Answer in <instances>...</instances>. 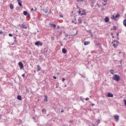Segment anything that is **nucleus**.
<instances>
[{
  "instance_id": "obj_1",
  "label": "nucleus",
  "mask_w": 126,
  "mask_h": 126,
  "mask_svg": "<svg viewBox=\"0 0 126 126\" xmlns=\"http://www.w3.org/2000/svg\"><path fill=\"white\" fill-rule=\"evenodd\" d=\"M113 80H115V81H117V82H119L120 80H121V78H120V76L118 74H115L113 77Z\"/></svg>"
},
{
  "instance_id": "obj_2",
  "label": "nucleus",
  "mask_w": 126,
  "mask_h": 126,
  "mask_svg": "<svg viewBox=\"0 0 126 126\" xmlns=\"http://www.w3.org/2000/svg\"><path fill=\"white\" fill-rule=\"evenodd\" d=\"M112 44L114 47L117 48H118V45L120 44L119 41L118 40H114L113 42H112Z\"/></svg>"
},
{
  "instance_id": "obj_3",
  "label": "nucleus",
  "mask_w": 126,
  "mask_h": 126,
  "mask_svg": "<svg viewBox=\"0 0 126 126\" xmlns=\"http://www.w3.org/2000/svg\"><path fill=\"white\" fill-rule=\"evenodd\" d=\"M35 46H42L43 45V43L40 41H37V42H35Z\"/></svg>"
},
{
  "instance_id": "obj_4",
  "label": "nucleus",
  "mask_w": 126,
  "mask_h": 126,
  "mask_svg": "<svg viewBox=\"0 0 126 126\" xmlns=\"http://www.w3.org/2000/svg\"><path fill=\"white\" fill-rule=\"evenodd\" d=\"M119 118H120V116H119V115H114V120H116V122L117 123H118V122H119Z\"/></svg>"
},
{
  "instance_id": "obj_5",
  "label": "nucleus",
  "mask_w": 126,
  "mask_h": 126,
  "mask_svg": "<svg viewBox=\"0 0 126 126\" xmlns=\"http://www.w3.org/2000/svg\"><path fill=\"white\" fill-rule=\"evenodd\" d=\"M18 64L21 69H23V68H24V66H23V63H22V62H19Z\"/></svg>"
},
{
  "instance_id": "obj_6",
  "label": "nucleus",
  "mask_w": 126,
  "mask_h": 126,
  "mask_svg": "<svg viewBox=\"0 0 126 126\" xmlns=\"http://www.w3.org/2000/svg\"><path fill=\"white\" fill-rule=\"evenodd\" d=\"M50 25L52 28H54V29L56 28V27H57L56 24H53L51 23H50Z\"/></svg>"
},
{
  "instance_id": "obj_7",
  "label": "nucleus",
  "mask_w": 126,
  "mask_h": 126,
  "mask_svg": "<svg viewBox=\"0 0 126 126\" xmlns=\"http://www.w3.org/2000/svg\"><path fill=\"white\" fill-rule=\"evenodd\" d=\"M18 4L20 6H22V1L20 0H17Z\"/></svg>"
},
{
  "instance_id": "obj_8",
  "label": "nucleus",
  "mask_w": 126,
  "mask_h": 126,
  "mask_svg": "<svg viewBox=\"0 0 126 126\" xmlns=\"http://www.w3.org/2000/svg\"><path fill=\"white\" fill-rule=\"evenodd\" d=\"M21 28H23V29H27V27L24 24H22L21 26Z\"/></svg>"
},
{
  "instance_id": "obj_9",
  "label": "nucleus",
  "mask_w": 126,
  "mask_h": 126,
  "mask_svg": "<svg viewBox=\"0 0 126 126\" xmlns=\"http://www.w3.org/2000/svg\"><path fill=\"white\" fill-rule=\"evenodd\" d=\"M107 96L108 97H114V94H113L111 93H108Z\"/></svg>"
},
{
  "instance_id": "obj_10",
  "label": "nucleus",
  "mask_w": 126,
  "mask_h": 126,
  "mask_svg": "<svg viewBox=\"0 0 126 126\" xmlns=\"http://www.w3.org/2000/svg\"><path fill=\"white\" fill-rule=\"evenodd\" d=\"M111 19H113V20L117 21V19H116V17L114 15H112L111 16Z\"/></svg>"
},
{
  "instance_id": "obj_11",
  "label": "nucleus",
  "mask_w": 126,
  "mask_h": 126,
  "mask_svg": "<svg viewBox=\"0 0 126 126\" xmlns=\"http://www.w3.org/2000/svg\"><path fill=\"white\" fill-rule=\"evenodd\" d=\"M41 70V67H40V65H37V71H40Z\"/></svg>"
},
{
  "instance_id": "obj_12",
  "label": "nucleus",
  "mask_w": 126,
  "mask_h": 126,
  "mask_svg": "<svg viewBox=\"0 0 126 126\" xmlns=\"http://www.w3.org/2000/svg\"><path fill=\"white\" fill-rule=\"evenodd\" d=\"M45 98L44 99V102H48V96L45 95Z\"/></svg>"
},
{
  "instance_id": "obj_13",
  "label": "nucleus",
  "mask_w": 126,
  "mask_h": 126,
  "mask_svg": "<svg viewBox=\"0 0 126 126\" xmlns=\"http://www.w3.org/2000/svg\"><path fill=\"white\" fill-rule=\"evenodd\" d=\"M105 22H109V18L108 17H106L104 19Z\"/></svg>"
},
{
  "instance_id": "obj_14",
  "label": "nucleus",
  "mask_w": 126,
  "mask_h": 126,
  "mask_svg": "<svg viewBox=\"0 0 126 126\" xmlns=\"http://www.w3.org/2000/svg\"><path fill=\"white\" fill-rule=\"evenodd\" d=\"M84 44L85 46L89 45V44H90V41H85Z\"/></svg>"
},
{
  "instance_id": "obj_15",
  "label": "nucleus",
  "mask_w": 126,
  "mask_h": 126,
  "mask_svg": "<svg viewBox=\"0 0 126 126\" xmlns=\"http://www.w3.org/2000/svg\"><path fill=\"white\" fill-rule=\"evenodd\" d=\"M81 15H86V12H85V10H84L81 13Z\"/></svg>"
},
{
  "instance_id": "obj_16",
  "label": "nucleus",
  "mask_w": 126,
  "mask_h": 126,
  "mask_svg": "<svg viewBox=\"0 0 126 126\" xmlns=\"http://www.w3.org/2000/svg\"><path fill=\"white\" fill-rule=\"evenodd\" d=\"M17 99L18 100H20V101H21V100H22V97H21V95H18Z\"/></svg>"
},
{
  "instance_id": "obj_17",
  "label": "nucleus",
  "mask_w": 126,
  "mask_h": 126,
  "mask_svg": "<svg viewBox=\"0 0 126 126\" xmlns=\"http://www.w3.org/2000/svg\"><path fill=\"white\" fill-rule=\"evenodd\" d=\"M62 52L63 54H65L66 53V50L65 48H63Z\"/></svg>"
},
{
  "instance_id": "obj_18",
  "label": "nucleus",
  "mask_w": 126,
  "mask_h": 126,
  "mask_svg": "<svg viewBox=\"0 0 126 126\" xmlns=\"http://www.w3.org/2000/svg\"><path fill=\"white\" fill-rule=\"evenodd\" d=\"M10 9H13L14 8L13 5H12L11 3L10 4Z\"/></svg>"
},
{
  "instance_id": "obj_19",
  "label": "nucleus",
  "mask_w": 126,
  "mask_h": 126,
  "mask_svg": "<svg viewBox=\"0 0 126 126\" xmlns=\"http://www.w3.org/2000/svg\"><path fill=\"white\" fill-rule=\"evenodd\" d=\"M123 25L126 27V19L123 21Z\"/></svg>"
},
{
  "instance_id": "obj_20",
  "label": "nucleus",
  "mask_w": 126,
  "mask_h": 126,
  "mask_svg": "<svg viewBox=\"0 0 126 126\" xmlns=\"http://www.w3.org/2000/svg\"><path fill=\"white\" fill-rule=\"evenodd\" d=\"M23 14L24 15H27L28 14V13L27 12V11H24V12H23Z\"/></svg>"
},
{
  "instance_id": "obj_21",
  "label": "nucleus",
  "mask_w": 126,
  "mask_h": 126,
  "mask_svg": "<svg viewBox=\"0 0 126 126\" xmlns=\"http://www.w3.org/2000/svg\"><path fill=\"white\" fill-rule=\"evenodd\" d=\"M110 72L111 74H114V69H111L110 70Z\"/></svg>"
},
{
  "instance_id": "obj_22",
  "label": "nucleus",
  "mask_w": 126,
  "mask_h": 126,
  "mask_svg": "<svg viewBox=\"0 0 126 126\" xmlns=\"http://www.w3.org/2000/svg\"><path fill=\"white\" fill-rule=\"evenodd\" d=\"M42 112L43 114H46V109H42Z\"/></svg>"
},
{
  "instance_id": "obj_23",
  "label": "nucleus",
  "mask_w": 126,
  "mask_h": 126,
  "mask_svg": "<svg viewBox=\"0 0 126 126\" xmlns=\"http://www.w3.org/2000/svg\"><path fill=\"white\" fill-rule=\"evenodd\" d=\"M120 16V14L118 13L116 16H115V18H118Z\"/></svg>"
},
{
  "instance_id": "obj_24",
  "label": "nucleus",
  "mask_w": 126,
  "mask_h": 126,
  "mask_svg": "<svg viewBox=\"0 0 126 126\" xmlns=\"http://www.w3.org/2000/svg\"><path fill=\"white\" fill-rule=\"evenodd\" d=\"M96 123H97V126H98V125H99L100 124V120H97L96 121Z\"/></svg>"
},
{
  "instance_id": "obj_25",
  "label": "nucleus",
  "mask_w": 126,
  "mask_h": 126,
  "mask_svg": "<svg viewBox=\"0 0 126 126\" xmlns=\"http://www.w3.org/2000/svg\"><path fill=\"white\" fill-rule=\"evenodd\" d=\"M77 1H80V2H81V1H84V0H77Z\"/></svg>"
},
{
  "instance_id": "obj_26",
  "label": "nucleus",
  "mask_w": 126,
  "mask_h": 126,
  "mask_svg": "<svg viewBox=\"0 0 126 126\" xmlns=\"http://www.w3.org/2000/svg\"><path fill=\"white\" fill-rule=\"evenodd\" d=\"M51 40H52V41H54L55 40V37H51Z\"/></svg>"
},
{
  "instance_id": "obj_27",
  "label": "nucleus",
  "mask_w": 126,
  "mask_h": 126,
  "mask_svg": "<svg viewBox=\"0 0 126 126\" xmlns=\"http://www.w3.org/2000/svg\"><path fill=\"white\" fill-rule=\"evenodd\" d=\"M86 101H89V98L87 97L85 98Z\"/></svg>"
},
{
  "instance_id": "obj_28",
  "label": "nucleus",
  "mask_w": 126,
  "mask_h": 126,
  "mask_svg": "<svg viewBox=\"0 0 126 126\" xmlns=\"http://www.w3.org/2000/svg\"><path fill=\"white\" fill-rule=\"evenodd\" d=\"M8 35L9 36V37H12V34L11 33H9Z\"/></svg>"
},
{
  "instance_id": "obj_29",
  "label": "nucleus",
  "mask_w": 126,
  "mask_h": 126,
  "mask_svg": "<svg viewBox=\"0 0 126 126\" xmlns=\"http://www.w3.org/2000/svg\"><path fill=\"white\" fill-rule=\"evenodd\" d=\"M124 104H125V105L126 106V99L124 100Z\"/></svg>"
},
{
  "instance_id": "obj_30",
  "label": "nucleus",
  "mask_w": 126,
  "mask_h": 126,
  "mask_svg": "<svg viewBox=\"0 0 126 126\" xmlns=\"http://www.w3.org/2000/svg\"><path fill=\"white\" fill-rule=\"evenodd\" d=\"M96 4H97L98 7H101V5H100L99 4L97 3Z\"/></svg>"
},
{
  "instance_id": "obj_31",
  "label": "nucleus",
  "mask_w": 126,
  "mask_h": 126,
  "mask_svg": "<svg viewBox=\"0 0 126 126\" xmlns=\"http://www.w3.org/2000/svg\"><path fill=\"white\" fill-rule=\"evenodd\" d=\"M44 13H47L48 12L47 10H44Z\"/></svg>"
},
{
  "instance_id": "obj_32",
  "label": "nucleus",
  "mask_w": 126,
  "mask_h": 126,
  "mask_svg": "<svg viewBox=\"0 0 126 126\" xmlns=\"http://www.w3.org/2000/svg\"><path fill=\"white\" fill-rule=\"evenodd\" d=\"M116 29H117V27H114L113 30H116Z\"/></svg>"
},
{
  "instance_id": "obj_33",
  "label": "nucleus",
  "mask_w": 126,
  "mask_h": 126,
  "mask_svg": "<svg viewBox=\"0 0 126 126\" xmlns=\"http://www.w3.org/2000/svg\"><path fill=\"white\" fill-rule=\"evenodd\" d=\"M64 80H65V79L64 78H63L62 79V81H64Z\"/></svg>"
},
{
  "instance_id": "obj_34",
  "label": "nucleus",
  "mask_w": 126,
  "mask_h": 126,
  "mask_svg": "<svg viewBox=\"0 0 126 126\" xmlns=\"http://www.w3.org/2000/svg\"><path fill=\"white\" fill-rule=\"evenodd\" d=\"M53 78H54V79H57V77L54 76V77H53Z\"/></svg>"
},
{
  "instance_id": "obj_35",
  "label": "nucleus",
  "mask_w": 126,
  "mask_h": 126,
  "mask_svg": "<svg viewBox=\"0 0 126 126\" xmlns=\"http://www.w3.org/2000/svg\"><path fill=\"white\" fill-rule=\"evenodd\" d=\"M65 37H68V34H65Z\"/></svg>"
},
{
  "instance_id": "obj_36",
  "label": "nucleus",
  "mask_w": 126,
  "mask_h": 126,
  "mask_svg": "<svg viewBox=\"0 0 126 126\" xmlns=\"http://www.w3.org/2000/svg\"><path fill=\"white\" fill-rule=\"evenodd\" d=\"M103 0L104 2H107V0Z\"/></svg>"
},
{
  "instance_id": "obj_37",
  "label": "nucleus",
  "mask_w": 126,
  "mask_h": 126,
  "mask_svg": "<svg viewBox=\"0 0 126 126\" xmlns=\"http://www.w3.org/2000/svg\"><path fill=\"white\" fill-rule=\"evenodd\" d=\"M25 75V74H23L22 75V76L23 77H24Z\"/></svg>"
},
{
  "instance_id": "obj_38",
  "label": "nucleus",
  "mask_w": 126,
  "mask_h": 126,
  "mask_svg": "<svg viewBox=\"0 0 126 126\" xmlns=\"http://www.w3.org/2000/svg\"><path fill=\"white\" fill-rule=\"evenodd\" d=\"M95 105V104H94V103H92V106L93 107V106H94Z\"/></svg>"
},
{
  "instance_id": "obj_39",
  "label": "nucleus",
  "mask_w": 126,
  "mask_h": 126,
  "mask_svg": "<svg viewBox=\"0 0 126 126\" xmlns=\"http://www.w3.org/2000/svg\"><path fill=\"white\" fill-rule=\"evenodd\" d=\"M57 29H60V26H57Z\"/></svg>"
},
{
  "instance_id": "obj_40",
  "label": "nucleus",
  "mask_w": 126,
  "mask_h": 126,
  "mask_svg": "<svg viewBox=\"0 0 126 126\" xmlns=\"http://www.w3.org/2000/svg\"><path fill=\"white\" fill-rule=\"evenodd\" d=\"M60 43H61V46H63V43H62V42L60 41Z\"/></svg>"
},
{
  "instance_id": "obj_41",
  "label": "nucleus",
  "mask_w": 126,
  "mask_h": 126,
  "mask_svg": "<svg viewBox=\"0 0 126 126\" xmlns=\"http://www.w3.org/2000/svg\"><path fill=\"white\" fill-rule=\"evenodd\" d=\"M34 11H37V8H35Z\"/></svg>"
},
{
  "instance_id": "obj_42",
  "label": "nucleus",
  "mask_w": 126,
  "mask_h": 126,
  "mask_svg": "<svg viewBox=\"0 0 126 126\" xmlns=\"http://www.w3.org/2000/svg\"><path fill=\"white\" fill-rule=\"evenodd\" d=\"M78 13H79V14H80V13H81V12L80 11H79L78 12Z\"/></svg>"
},
{
  "instance_id": "obj_43",
  "label": "nucleus",
  "mask_w": 126,
  "mask_h": 126,
  "mask_svg": "<svg viewBox=\"0 0 126 126\" xmlns=\"http://www.w3.org/2000/svg\"><path fill=\"white\" fill-rule=\"evenodd\" d=\"M2 34V31L0 32V34Z\"/></svg>"
},
{
  "instance_id": "obj_44",
  "label": "nucleus",
  "mask_w": 126,
  "mask_h": 126,
  "mask_svg": "<svg viewBox=\"0 0 126 126\" xmlns=\"http://www.w3.org/2000/svg\"><path fill=\"white\" fill-rule=\"evenodd\" d=\"M14 39H15V40H16V36H14Z\"/></svg>"
},
{
  "instance_id": "obj_45",
  "label": "nucleus",
  "mask_w": 126,
  "mask_h": 126,
  "mask_svg": "<svg viewBox=\"0 0 126 126\" xmlns=\"http://www.w3.org/2000/svg\"><path fill=\"white\" fill-rule=\"evenodd\" d=\"M69 123H73V121H69Z\"/></svg>"
},
{
  "instance_id": "obj_46",
  "label": "nucleus",
  "mask_w": 126,
  "mask_h": 126,
  "mask_svg": "<svg viewBox=\"0 0 126 126\" xmlns=\"http://www.w3.org/2000/svg\"><path fill=\"white\" fill-rule=\"evenodd\" d=\"M28 16H30V14H28Z\"/></svg>"
},
{
  "instance_id": "obj_47",
  "label": "nucleus",
  "mask_w": 126,
  "mask_h": 126,
  "mask_svg": "<svg viewBox=\"0 0 126 126\" xmlns=\"http://www.w3.org/2000/svg\"><path fill=\"white\" fill-rule=\"evenodd\" d=\"M61 113H63V110H62Z\"/></svg>"
},
{
  "instance_id": "obj_48",
  "label": "nucleus",
  "mask_w": 126,
  "mask_h": 126,
  "mask_svg": "<svg viewBox=\"0 0 126 126\" xmlns=\"http://www.w3.org/2000/svg\"><path fill=\"white\" fill-rule=\"evenodd\" d=\"M31 10H32V11L34 10V9L32 8V9H31Z\"/></svg>"
},
{
  "instance_id": "obj_49",
  "label": "nucleus",
  "mask_w": 126,
  "mask_h": 126,
  "mask_svg": "<svg viewBox=\"0 0 126 126\" xmlns=\"http://www.w3.org/2000/svg\"><path fill=\"white\" fill-rule=\"evenodd\" d=\"M107 4L105 3V4H104L103 5L105 6V5H106Z\"/></svg>"
},
{
  "instance_id": "obj_50",
  "label": "nucleus",
  "mask_w": 126,
  "mask_h": 126,
  "mask_svg": "<svg viewBox=\"0 0 126 126\" xmlns=\"http://www.w3.org/2000/svg\"><path fill=\"white\" fill-rule=\"evenodd\" d=\"M60 17H63L62 15H60Z\"/></svg>"
},
{
  "instance_id": "obj_51",
  "label": "nucleus",
  "mask_w": 126,
  "mask_h": 126,
  "mask_svg": "<svg viewBox=\"0 0 126 126\" xmlns=\"http://www.w3.org/2000/svg\"><path fill=\"white\" fill-rule=\"evenodd\" d=\"M117 36H119V33H117Z\"/></svg>"
},
{
  "instance_id": "obj_52",
  "label": "nucleus",
  "mask_w": 126,
  "mask_h": 126,
  "mask_svg": "<svg viewBox=\"0 0 126 126\" xmlns=\"http://www.w3.org/2000/svg\"><path fill=\"white\" fill-rule=\"evenodd\" d=\"M79 23H82V22H81V21H80V22H79Z\"/></svg>"
},
{
  "instance_id": "obj_53",
  "label": "nucleus",
  "mask_w": 126,
  "mask_h": 126,
  "mask_svg": "<svg viewBox=\"0 0 126 126\" xmlns=\"http://www.w3.org/2000/svg\"><path fill=\"white\" fill-rule=\"evenodd\" d=\"M122 54H123L124 55H125V52L122 53Z\"/></svg>"
},
{
  "instance_id": "obj_54",
  "label": "nucleus",
  "mask_w": 126,
  "mask_h": 126,
  "mask_svg": "<svg viewBox=\"0 0 126 126\" xmlns=\"http://www.w3.org/2000/svg\"><path fill=\"white\" fill-rule=\"evenodd\" d=\"M119 54H121V52H119Z\"/></svg>"
},
{
  "instance_id": "obj_55",
  "label": "nucleus",
  "mask_w": 126,
  "mask_h": 126,
  "mask_svg": "<svg viewBox=\"0 0 126 126\" xmlns=\"http://www.w3.org/2000/svg\"><path fill=\"white\" fill-rule=\"evenodd\" d=\"M64 87H66V85H65V86H64Z\"/></svg>"
},
{
  "instance_id": "obj_56",
  "label": "nucleus",
  "mask_w": 126,
  "mask_h": 126,
  "mask_svg": "<svg viewBox=\"0 0 126 126\" xmlns=\"http://www.w3.org/2000/svg\"><path fill=\"white\" fill-rule=\"evenodd\" d=\"M117 39H118V40H119V37H117Z\"/></svg>"
},
{
  "instance_id": "obj_57",
  "label": "nucleus",
  "mask_w": 126,
  "mask_h": 126,
  "mask_svg": "<svg viewBox=\"0 0 126 126\" xmlns=\"http://www.w3.org/2000/svg\"><path fill=\"white\" fill-rule=\"evenodd\" d=\"M93 126H95V125H94V124L93 125Z\"/></svg>"
},
{
  "instance_id": "obj_58",
  "label": "nucleus",
  "mask_w": 126,
  "mask_h": 126,
  "mask_svg": "<svg viewBox=\"0 0 126 126\" xmlns=\"http://www.w3.org/2000/svg\"><path fill=\"white\" fill-rule=\"evenodd\" d=\"M111 35H113V33H111Z\"/></svg>"
}]
</instances>
